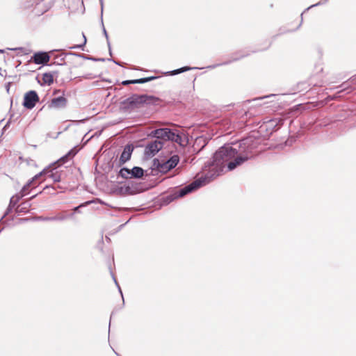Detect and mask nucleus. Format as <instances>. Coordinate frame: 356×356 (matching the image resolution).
<instances>
[{
	"label": "nucleus",
	"mask_w": 356,
	"mask_h": 356,
	"mask_svg": "<svg viewBox=\"0 0 356 356\" xmlns=\"http://www.w3.org/2000/svg\"><path fill=\"white\" fill-rule=\"evenodd\" d=\"M193 69H197V67H183L179 69H177V70H175L171 72H167V74H170V75H176V74H178L181 72H186V71H188V70H191Z\"/></svg>",
	"instance_id": "obj_20"
},
{
	"label": "nucleus",
	"mask_w": 356,
	"mask_h": 356,
	"mask_svg": "<svg viewBox=\"0 0 356 356\" xmlns=\"http://www.w3.org/2000/svg\"><path fill=\"white\" fill-rule=\"evenodd\" d=\"M0 75L1 76H6V70L3 71L1 67H0Z\"/></svg>",
	"instance_id": "obj_31"
},
{
	"label": "nucleus",
	"mask_w": 356,
	"mask_h": 356,
	"mask_svg": "<svg viewBox=\"0 0 356 356\" xmlns=\"http://www.w3.org/2000/svg\"><path fill=\"white\" fill-rule=\"evenodd\" d=\"M8 49L11 50V51H17L18 55L19 54L26 55L29 53V49H27L25 47H16V48H11V49L8 48Z\"/></svg>",
	"instance_id": "obj_22"
},
{
	"label": "nucleus",
	"mask_w": 356,
	"mask_h": 356,
	"mask_svg": "<svg viewBox=\"0 0 356 356\" xmlns=\"http://www.w3.org/2000/svg\"><path fill=\"white\" fill-rule=\"evenodd\" d=\"M179 157L178 155L172 156L168 160L166 161L160 163H156V161H154V165H156L157 170L161 173H166L171 169L174 168L179 163Z\"/></svg>",
	"instance_id": "obj_5"
},
{
	"label": "nucleus",
	"mask_w": 356,
	"mask_h": 356,
	"mask_svg": "<svg viewBox=\"0 0 356 356\" xmlns=\"http://www.w3.org/2000/svg\"><path fill=\"white\" fill-rule=\"evenodd\" d=\"M84 78H86V79H92V78H93V76H91L90 74H87V75L84 76Z\"/></svg>",
	"instance_id": "obj_32"
},
{
	"label": "nucleus",
	"mask_w": 356,
	"mask_h": 356,
	"mask_svg": "<svg viewBox=\"0 0 356 356\" xmlns=\"http://www.w3.org/2000/svg\"><path fill=\"white\" fill-rule=\"evenodd\" d=\"M268 96H265V97H259V98H257V99H263L266 97H268ZM254 100H257V99H254Z\"/></svg>",
	"instance_id": "obj_33"
},
{
	"label": "nucleus",
	"mask_w": 356,
	"mask_h": 356,
	"mask_svg": "<svg viewBox=\"0 0 356 356\" xmlns=\"http://www.w3.org/2000/svg\"><path fill=\"white\" fill-rule=\"evenodd\" d=\"M67 55V54H60L58 55H56L54 57V59H55L54 63H57L58 65H62L63 64L62 63L65 61V57Z\"/></svg>",
	"instance_id": "obj_23"
},
{
	"label": "nucleus",
	"mask_w": 356,
	"mask_h": 356,
	"mask_svg": "<svg viewBox=\"0 0 356 356\" xmlns=\"http://www.w3.org/2000/svg\"><path fill=\"white\" fill-rule=\"evenodd\" d=\"M120 176L124 179L131 178L130 170L127 168H122L119 172Z\"/></svg>",
	"instance_id": "obj_21"
},
{
	"label": "nucleus",
	"mask_w": 356,
	"mask_h": 356,
	"mask_svg": "<svg viewBox=\"0 0 356 356\" xmlns=\"http://www.w3.org/2000/svg\"><path fill=\"white\" fill-rule=\"evenodd\" d=\"M113 62H114L115 64H117V65H120V64L119 63H118V62H116V61H115V60H113Z\"/></svg>",
	"instance_id": "obj_36"
},
{
	"label": "nucleus",
	"mask_w": 356,
	"mask_h": 356,
	"mask_svg": "<svg viewBox=\"0 0 356 356\" xmlns=\"http://www.w3.org/2000/svg\"><path fill=\"white\" fill-rule=\"evenodd\" d=\"M42 84L50 86L54 82V76L51 72H46L42 74Z\"/></svg>",
	"instance_id": "obj_16"
},
{
	"label": "nucleus",
	"mask_w": 356,
	"mask_h": 356,
	"mask_svg": "<svg viewBox=\"0 0 356 356\" xmlns=\"http://www.w3.org/2000/svg\"><path fill=\"white\" fill-rule=\"evenodd\" d=\"M340 88H341V89L339 90V92H341L343 90H346L348 89V86H346V83H344L341 86H340Z\"/></svg>",
	"instance_id": "obj_30"
},
{
	"label": "nucleus",
	"mask_w": 356,
	"mask_h": 356,
	"mask_svg": "<svg viewBox=\"0 0 356 356\" xmlns=\"http://www.w3.org/2000/svg\"><path fill=\"white\" fill-rule=\"evenodd\" d=\"M112 276H113V280H114V282H115V284H116V286H118V290H119V291H120V293L121 296H122V290H121V289H120V286H119V284L118 283V282H117V280H116V279H115V276H114L113 275H112ZM122 297L123 298V296H122Z\"/></svg>",
	"instance_id": "obj_29"
},
{
	"label": "nucleus",
	"mask_w": 356,
	"mask_h": 356,
	"mask_svg": "<svg viewBox=\"0 0 356 356\" xmlns=\"http://www.w3.org/2000/svg\"><path fill=\"white\" fill-rule=\"evenodd\" d=\"M44 171L42 175L48 174V177L51 178L54 182H58L60 181V175L58 172H53L51 171H46V170H44Z\"/></svg>",
	"instance_id": "obj_18"
},
{
	"label": "nucleus",
	"mask_w": 356,
	"mask_h": 356,
	"mask_svg": "<svg viewBox=\"0 0 356 356\" xmlns=\"http://www.w3.org/2000/svg\"><path fill=\"white\" fill-rule=\"evenodd\" d=\"M81 207H82V205H80V206H78V207H75L74 210L75 211H78V209H79Z\"/></svg>",
	"instance_id": "obj_34"
},
{
	"label": "nucleus",
	"mask_w": 356,
	"mask_h": 356,
	"mask_svg": "<svg viewBox=\"0 0 356 356\" xmlns=\"http://www.w3.org/2000/svg\"><path fill=\"white\" fill-rule=\"evenodd\" d=\"M44 171H42L40 173L35 175L31 179L29 180L28 182L22 187V190L20 191V193L23 194L24 196L29 194L30 191V187L33 186V187H35L33 186V183L35 180H37L42 175V173Z\"/></svg>",
	"instance_id": "obj_11"
},
{
	"label": "nucleus",
	"mask_w": 356,
	"mask_h": 356,
	"mask_svg": "<svg viewBox=\"0 0 356 356\" xmlns=\"http://www.w3.org/2000/svg\"><path fill=\"white\" fill-rule=\"evenodd\" d=\"M38 101L39 97L37 92L34 90H31L25 94L23 105L28 109H32Z\"/></svg>",
	"instance_id": "obj_6"
},
{
	"label": "nucleus",
	"mask_w": 356,
	"mask_h": 356,
	"mask_svg": "<svg viewBox=\"0 0 356 356\" xmlns=\"http://www.w3.org/2000/svg\"><path fill=\"white\" fill-rule=\"evenodd\" d=\"M103 32H104V35H105V37L106 38V40H107V44H108V46L110 54H111V43H110V41H109L108 33H107L104 26H103Z\"/></svg>",
	"instance_id": "obj_27"
},
{
	"label": "nucleus",
	"mask_w": 356,
	"mask_h": 356,
	"mask_svg": "<svg viewBox=\"0 0 356 356\" xmlns=\"http://www.w3.org/2000/svg\"><path fill=\"white\" fill-rule=\"evenodd\" d=\"M238 151L231 145H225L219 148L213 156V161L210 166L217 172H221L227 163L229 170H233L235 168L241 165L248 161L252 156H237Z\"/></svg>",
	"instance_id": "obj_1"
},
{
	"label": "nucleus",
	"mask_w": 356,
	"mask_h": 356,
	"mask_svg": "<svg viewBox=\"0 0 356 356\" xmlns=\"http://www.w3.org/2000/svg\"><path fill=\"white\" fill-rule=\"evenodd\" d=\"M283 119L282 118H275L269 120L267 122V127L275 128L277 126L282 124Z\"/></svg>",
	"instance_id": "obj_19"
},
{
	"label": "nucleus",
	"mask_w": 356,
	"mask_h": 356,
	"mask_svg": "<svg viewBox=\"0 0 356 356\" xmlns=\"http://www.w3.org/2000/svg\"><path fill=\"white\" fill-rule=\"evenodd\" d=\"M319 4H320V3H317L314 4V5L311 6V7L316 6H318Z\"/></svg>",
	"instance_id": "obj_35"
},
{
	"label": "nucleus",
	"mask_w": 356,
	"mask_h": 356,
	"mask_svg": "<svg viewBox=\"0 0 356 356\" xmlns=\"http://www.w3.org/2000/svg\"><path fill=\"white\" fill-rule=\"evenodd\" d=\"M152 136L164 141H172L184 147L188 143L187 136L183 131L178 129L168 128L157 129L152 131Z\"/></svg>",
	"instance_id": "obj_2"
},
{
	"label": "nucleus",
	"mask_w": 356,
	"mask_h": 356,
	"mask_svg": "<svg viewBox=\"0 0 356 356\" xmlns=\"http://www.w3.org/2000/svg\"><path fill=\"white\" fill-rule=\"evenodd\" d=\"M76 150L75 149V148L74 149H72L71 150H70L65 155H64L63 156H62L60 159H58L57 161H56V163L58 164V165H60L62 164H64L66 162H67L70 159H72V157H74L75 156V154H76Z\"/></svg>",
	"instance_id": "obj_14"
},
{
	"label": "nucleus",
	"mask_w": 356,
	"mask_h": 356,
	"mask_svg": "<svg viewBox=\"0 0 356 356\" xmlns=\"http://www.w3.org/2000/svg\"><path fill=\"white\" fill-rule=\"evenodd\" d=\"M243 57V56H241V58ZM240 58V57H238V58H235L232 60V61L234 60H237ZM232 62V60H229V61H226V62H224L222 63H220V64H216V65H210V66H208L207 68H210V69H213L218 66H220V65H227L229 63H230Z\"/></svg>",
	"instance_id": "obj_25"
},
{
	"label": "nucleus",
	"mask_w": 356,
	"mask_h": 356,
	"mask_svg": "<svg viewBox=\"0 0 356 356\" xmlns=\"http://www.w3.org/2000/svg\"><path fill=\"white\" fill-rule=\"evenodd\" d=\"M154 99L153 96L134 94L122 102V108L126 111L134 110L145 104L149 103L150 100Z\"/></svg>",
	"instance_id": "obj_3"
},
{
	"label": "nucleus",
	"mask_w": 356,
	"mask_h": 356,
	"mask_svg": "<svg viewBox=\"0 0 356 356\" xmlns=\"http://www.w3.org/2000/svg\"><path fill=\"white\" fill-rule=\"evenodd\" d=\"M32 59L35 64L44 65L49 61L50 56L47 52H37L33 55Z\"/></svg>",
	"instance_id": "obj_8"
},
{
	"label": "nucleus",
	"mask_w": 356,
	"mask_h": 356,
	"mask_svg": "<svg viewBox=\"0 0 356 356\" xmlns=\"http://www.w3.org/2000/svg\"><path fill=\"white\" fill-rule=\"evenodd\" d=\"M83 38H84V42H83V44H76V45H74L73 47H70V49H82L83 47L84 46V44H86V37L83 35Z\"/></svg>",
	"instance_id": "obj_28"
},
{
	"label": "nucleus",
	"mask_w": 356,
	"mask_h": 356,
	"mask_svg": "<svg viewBox=\"0 0 356 356\" xmlns=\"http://www.w3.org/2000/svg\"><path fill=\"white\" fill-rule=\"evenodd\" d=\"M67 218H68V216H67V215L58 214L57 216H52V217H46V218L40 217V219H41L42 220H50V221L58 220V221H63V220H66Z\"/></svg>",
	"instance_id": "obj_17"
},
{
	"label": "nucleus",
	"mask_w": 356,
	"mask_h": 356,
	"mask_svg": "<svg viewBox=\"0 0 356 356\" xmlns=\"http://www.w3.org/2000/svg\"><path fill=\"white\" fill-rule=\"evenodd\" d=\"M29 205V203H23L20 206L18 207L17 209V212H26L27 211V206Z\"/></svg>",
	"instance_id": "obj_26"
},
{
	"label": "nucleus",
	"mask_w": 356,
	"mask_h": 356,
	"mask_svg": "<svg viewBox=\"0 0 356 356\" xmlns=\"http://www.w3.org/2000/svg\"><path fill=\"white\" fill-rule=\"evenodd\" d=\"M67 105V99L65 97L61 96L56 98H53L49 104H48V107L50 108H65Z\"/></svg>",
	"instance_id": "obj_9"
},
{
	"label": "nucleus",
	"mask_w": 356,
	"mask_h": 356,
	"mask_svg": "<svg viewBox=\"0 0 356 356\" xmlns=\"http://www.w3.org/2000/svg\"><path fill=\"white\" fill-rule=\"evenodd\" d=\"M250 142H252V139L250 138H246V139H243V140H241L240 145L241 146H247L248 148V151L250 152H251V149L252 148L249 147V146L250 145Z\"/></svg>",
	"instance_id": "obj_24"
},
{
	"label": "nucleus",
	"mask_w": 356,
	"mask_h": 356,
	"mask_svg": "<svg viewBox=\"0 0 356 356\" xmlns=\"http://www.w3.org/2000/svg\"><path fill=\"white\" fill-rule=\"evenodd\" d=\"M163 146V143L161 140H155L147 145L145 149V154L147 156H153L162 149Z\"/></svg>",
	"instance_id": "obj_7"
},
{
	"label": "nucleus",
	"mask_w": 356,
	"mask_h": 356,
	"mask_svg": "<svg viewBox=\"0 0 356 356\" xmlns=\"http://www.w3.org/2000/svg\"><path fill=\"white\" fill-rule=\"evenodd\" d=\"M207 177H200L191 183L190 184L184 186L182 188L179 189L175 193V197H181L184 195L188 194L189 193L193 191L194 190L200 188L202 186H204L207 183Z\"/></svg>",
	"instance_id": "obj_4"
},
{
	"label": "nucleus",
	"mask_w": 356,
	"mask_h": 356,
	"mask_svg": "<svg viewBox=\"0 0 356 356\" xmlns=\"http://www.w3.org/2000/svg\"><path fill=\"white\" fill-rule=\"evenodd\" d=\"M131 178H140L144 175V170L140 167H134L130 170Z\"/></svg>",
	"instance_id": "obj_15"
},
{
	"label": "nucleus",
	"mask_w": 356,
	"mask_h": 356,
	"mask_svg": "<svg viewBox=\"0 0 356 356\" xmlns=\"http://www.w3.org/2000/svg\"><path fill=\"white\" fill-rule=\"evenodd\" d=\"M134 147L132 145H127L124 147L120 157V163H124L130 159Z\"/></svg>",
	"instance_id": "obj_10"
},
{
	"label": "nucleus",
	"mask_w": 356,
	"mask_h": 356,
	"mask_svg": "<svg viewBox=\"0 0 356 356\" xmlns=\"http://www.w3.org/2000/svg\"><path fill=\"white\" fill-rule=\"evenodd\" d=\"M156 78V76H149V77L141 78V79H138L125 80L122 82V84L124 86H127L129 84L145 83L149 82L152 80H154Z\"/></svg>",
	"instance_id": "obj_12"
},
{
	"label": "nucleus",
	"mask_w": 356,
	"mask_h": 356,
	"mask_svg": "<svg viewBox=\"0 0 356 356\" xmlns=\"http://www.w3.org/2000/svg\"><path fill=\"white\" fill-rule=\"evenodd\" d=\"M23 197V194L19 193L10 198L9 206L2 218L5 217L10 212V210L13 209V208L17 204L19 200Z\"/></svg>",
	"instance_id": "obj_13"
},
{
	"label": "nucleus",
	"mask_w": 356,
	"mask_h": 356,
	"mask_svg": "<svg viewBox=\"0 0 356 356\" xmlns=\"http://www.w3.org/2000/svg\"><path fill=\"white\" fill-rule=\"evenodd\" d=\"M101 1V3H102V0H99ZM103 6V4H102V7Z\"/></svg>",
	"instance_id": "obj_38"
},
{
	"label": "nucleus",
	"mask_w": 356,
	"mask_h": 356,
	"mask_svg": "<svg viewBox=\"0 0 356 356\" xmlns=\"http://www.w3.org/2000/svg\"><path fill=\"white\" fill-rule=\"evenodd\" d=\"M3 52H4L3 49H0V53H3Z\"/></svg>",
	"instance_id": "obj_37"
}]
</instances>
